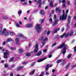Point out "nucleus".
Masks as SVG:
<instances>
[{"mask_svg":"<svg viewBox=\"0 0 76 76\" xmlns=\"http://www.w3.org/2000/svg\"><path fill=\"white\" fill-rule=\"evenodd\" d=\"M62 12L63 13L62 14V16H60L59 20H66L67 17V13L69 12V9L66 10V14L64 13V10H63Z\"/></svg>","mask_w":76,"mask_h":76,"instance_id":"nucleus-1","label":"nucleus"},{"mask_svg":"<svg viewBox=\"0 0 76 76\" xmlns=\"http://www.w3.org/2000/svg\"><path fill=\"white\" fill-rule=\"evenodd\" d=\"M67 47V45H65L64 43H62L61 45L58 47V49H60V48H61L63 47H64L63 50H62V52L63 54H64L66 53V47Z\"/></svg>","mask_w":76,"mask_h":76,"instance_id":"nucleus-2","label":"nucleus"},{"mask_svg":"<svg viewBox=\"0 0 76 76\" xmlns=\"http://www.w3.org/2000/svg\"><path fill=\"white\" fill-rule=\"evenodd\" d=\"M0 34L1 35L4 34L5 36H7L9 34V32L8 31H7L6 29H4L3 31H2V28L1 27H0Z\"/></svg>","mask_w":76,"mask_h":76,"instance_id":"nucleus-3","label":"nucleus"},{"mask_svg":"<svg viewBox=\"0 0 76 76\" xmlns=\"http://www.w3.org/2000/svg\"><path fill=\"white\" fill-rule=\"evenodd\" d=\"M35 29L38 33L41 32V29H42V26L40 24H37L35 27Z\"/></svg>","mask_w":76,"mask_h":76,"instance_id":"nucleus-4","label":"nucleus"},{"mask_svg":"<svg viewBox=\"0 0 76 76\" xmlns=\"http://www.w3.org/2000/svg\"><path fill=\"white\" fill-rule=\"evenodd\" d=\"M8 54H9V52L8 50H6L5 51V52L4 54V58H7V55Z\"/></svg>","mask_w":76,"mask_h":76,"instance_id":"nucleus-5","label":"nucleus"},{"mask_svg":"<svg viewBox=\"0 0 76 76\" xmlns=\"http://www.w3.org/2000/svg\"><path fill=\"white\" fill-rule=\"evenodd\" d=\"M38 44L36 43L35 45V49L34 50V53H37L38 51Z\"/></svg>","mask_w":76,"mask_h":76,"instance_id":"nucleus-6","label":"nucleus"},{"mask_svg":"<svg viewBox=\"0 0 76 76\" xmlns=\"http://www.w3.org/2000/svg\"><path fill=\"white\" fill-rule=\"evenodd\" d=\"M19 37L21 38L23 40H27V38L24 37L22 34H19L18 35Z\"/></svg>","mask_w":76,"mask_h":76,"instance_id":"nucleus-7","label":"nucleus"},{"mask_svg":"<svg viewBox=\"0 0 76 76\" xmlns=\"http://www.w3.org/2000/svg\"><path fill=\"white\" fill-rule=\"evenodd\" d=\"M19 41V38H17L15 39V42L17 45H20Z\"/></svg>","mask_w":76,"mask_h":76,"instance_id":"nucleus-8","label":"nucleus"},{"mask_svg":"<svg viewBox=\"0 0 76 76\" xmlns=\"http://www.w3.org/2000/svg\"><path fill=\"white\" fill-rule=\"evenodd\" d=\"M68 35H69V33H65L63 35H62L61 36V38H63V37H64V36L65 37H66V38H67V37H68Z\"/></svg>","mask_w":76,"mask_h":76,"instance_id":"nucleus-9","label":"nucleus"},{"mask_svg":"<svg viewBox=\"0 0 76 76\" xmlns=\"http://www.w3.org/2000/svg\"><path fill=\"white\" fill-rule=\"evenodd\" d=\"M47 58L45 57L43 59H39L37 61V62L39 63L40 62H41L42 61H43L44 60H45V59H47Z\"/></svg>","mask_w":76,"mask_h":76,"instance_id":"nucleus-10","label":"nucleus"},{"mask_svg":"<svg viewBox=\"0 0 76 76\" xmlns=\"http://www.w3.org/2000/svg\"><path fill=\"white\" fill-rule=\"evenodd\" d=\"M25 27H26V28H31L32 26V25L31 24H26L25 26Z\"/></svg>","mask_w":76,"mask_h":76,"instance_id":"nucleus-11","label":"nucleus"},{"mask_svg":"<svg viewBox=\"0 0 76 76\" xmlns=\"http://www.w3.org/2000/svg\"><path fill=\"white\" fill-rule=\"evenodd\" d=\"M44 37L43 36L42 37L41 39L43 41H48V38H45L44 39Z\"/></svg>","mask_w":76,"mask_h":76,"instance_id":"nucleus-12","label":"nucleus"},{"mask_svg":"<svg viewBox=\"0 0 76 76\" xmlns=\"http://www.w3.org/2000/svg\"><path fill=\"white\" fill-rule=\"evenodd\" d=\"M74 32V31L73 30H72L69 34V33H67V34H69L68 36H69V35H70V36L71 35H73V34Z\"/></svg>","mask_w":76,"mask_h":76,"instance_id":"nucleus-13","label":"nucleus"},{"mask_svg":"<svg viewBox=\"0 0 76 76\" xmlns=\"http://www.w3.org/2000/svg\"><path fill=\"white\" fill-rule=\"evenodd\" d=\"M58 20L57 19L55 20V22L53 24V26H55V25H56V24L58 23Z\"/></svg>","mask_w":76,"mask_h":76,"instance_id":"nucleus-14","label":"nucleus"},{"mask_svg":"<svg viewBox=\"0 0 76 76\" xmlns=\"http://www.w3.org/2000/svg\"><path fill=\"white\" fill-rule=\"evenodd\" d=\"M23 68V66H20L17 67V70H20V69H22Z\"/></svg>","mask_w":76,"mask_h":76,"instance_id":"nucleus-15","label":"nucleus"},{"mask_svg":"<svg viewBox=\"0 0 76 76\" xmlns=\"http://www.w3.org/2000/svg\"><path fill=\"white\" fill-rule=\"evenodd\" d=\"M60 28H56L54 31H53V33H57V31H59L60 30Z\"/></svg>","mask_w":76,"mask_h":76,"instance_id":"nucleus-16","label":"nucleus"},{"mask_svg":"<svg viewBox=\"0 0 76 76\" xmlns=\"http://www.w3.org/2000/svg\"><path fill=\"white\" fill-rule=\"evenodd\" d=\"M23 51V50L22 49H20L18 50V52L19 53H22Z\"/></svg>","mask_w":76,"mask_h":76,"instance_id":"nucleus-17","label":"nucleus"},{"mask_svg":"<svg viewBox=\"0 0 76 76\" xmlns=\"http://www.w3.org/2000/svg\"><path fill=\"white\" fill-rule=\"evenodd\" d=\"M35 70H33L32 71L29 73L30 75H32L35 73Z\"/></svg>","mask_w":76,"mask_h":76,"instance_id":"nucleus-18","label":"nucleus"},{"mask_svg":"<svg viewBox=\"0 0 76 76\" xmlns=\"http://www.w3.org/2000/svg\"><path fill=\"white\" fill-rule=\"evenodd\" d=\"M71 18V17L70 16V15H69L68 17V23H70V19Z\"/></svg>","mask_w":76,"mask_h":76,"instance_id":"nucleus-19","label":"nucleus"},{"mask_svg":"<svg viewBox=\"0 0 76 76\" xmlns=\"http://www.w3.org/2000/svg\"><path fill=\"white\" fill-rule=\"evenodd\" d=\"M40 14L41 15H44V11L42 10H41L40 11Z\"/></svg>","mask_w":76,"mask_h":76,"instance_id":"nucleus-20","label":"nucleus"},{"mask_svg":"<svg viewBox=\"0 0 76 76\" xmlns=\"http://www.w3.org/2000/svg\"><path fill=\"white\" fill-rule=\"evenodd\" d=\"M61 61H62V60L60 59L56 61V62L58 63H58H60L61 62Z\"/></svg>","mask_w":76,"mask_h":76,"instance_id":"nucleus-21","label":"nucleus"},{"mask_svg":"<svg viewBox=\"0 0 76 76\" xmlns=\"http://www.w3.org/2000/svg\"><path fill=\"white\" fill-rule=\"evenodd\" d=\"M44 19H40V23H43V22H44Z\"/></svg>","mask_w":76,"mask_h":76,"instance_id":"nucleus-22","label":"nucleus"},{"mask_svg":"<svg viewBox=\"0 0 76 76\" xmlns=\"http://www.w3.org/2000/svg\"><path fill=\"white\" fill-rule=\"evenodd\" d=\"M6 41H7V42H10V41H12V39H8Z\"/></svg>","mask_w":76,"mask_h":76,"instance_id":"nucleus-23","label":"nucleus"},{"mask_svg":"<svg viewBox=\"0 0 76 76\" xmlns=\"http://www.w3.org/2000/svg\"><path fill=\"white\" fill-rule=\"evenodd\" d=\"M70 65V63H68L66 66V69H67L68 67H69V65Z\"/></svg>","mask_w":76,"mask_h":76,"instance_id":"nucleus-24","label":"nucleus"},{"mask_svg":"<svg viewBox=\"0 0 76 76\" xmlns=\"http://www.w3.org/2000/svg\"><path fill=\"white\" fill-rule=\"evenodd\" d=\"M58 10L59 13H60V12H61V10H59L58 8H57L56 9V11H58Z\"/></svg>","mask_w":76,"mask_h":76,"instance_id":"nucleus-25","label":"nucleus"},{"mask_svg":"<svg viewBox=\"0 0 76 76\" xmlns=\"http://www.w3.org/2000/svg\"><path fill=\"white\" fill-rule=\"evenodd\" d=\"M42 53V52H41V51H40L37 54V56H40V55Z\"/></svg>","mask_w":76,"mask_h":76,"instance_id":"nucleus-26","label":"nucleus"},{"mask_svg":"<svg viewBox=\"0 0 76 76\" xmlns=\"http://www.w3.org/2000/svg\"><path fill=\"white\" fill-rule=\"evenodd\" d=\"M31 55V53H27L26 54V56H27V57H29Z\"/></svg>","mask_w":76,"mask_h":76,"instance_id":"nucleus-27","label":"nucleus"},{"mask_svg":"<svg viewBox=\"0 0 76 76\" xmlns=\"http://www.w3.org/2000/svg\"><path fill=\"white\" fill-rule=\"evenodd\" d=\"M50 6L51 7H53V1H51L50 3Z\"/></svg>","mask_w":76,"mask_h":76,"instance_id":"nucleus-28","label":"nucleus"},{"mask_svg":"<svg viewBox=\"0 0 76 76\" xmlns=\"http://www.w3.org/2000/svg\"><path fill=\"white\" fill-rule=\"evenodd\" d=\"M10 34L12 36L13 35H15V33H13V32H11L10 33Z\"/></svg>","mask_w":76,"mask_h":76,"instance_id":"nucleus-29","label":"nucleus"},{"mask_svg":"<svg viewBox=\"0 0 76 76\" xmlns=\"http://www.w3.org/2000/svg\"><path fill=\"white\" fill-rule=\"evenodd\" d=\"M49 67V65H47L46 66V67L45 68V70H47L48 69V67Z\"/></svg>","mask_w":76,"mask_h":76,"instance_id":"nucleus-30","label":"nucleus"},{"mask_svg":"<svg viewBox=\"0 0 76 76\" xmlns=\"http://www.w3.org/2000/svg\"><path fill=\"white\" fill-rule=\"evenodd\" d=\"M22 10H20L18 12V13L19 15L22 14Z\"/></svg>","mask_w":76,"mask_h":76,"instance_id":"nucleus-31","label":"nucleus"},{"mask_svg":"<svg viewBox=\"0 0 76 76\" xmlns=\"http://www.w3.org/2000/svg\"><path fill=\"white\" fill-rule=\"evenodd\" d=\"M14 59V58H13L12 57L11 58L10 60V61H13V60Z\"/></svg>","mask_w":76,"mask_h":76,"instance_id":"nucleus-32","label":"nucleus"},{"mask_svg":"<svg viewBox=\"0 0 76 76\" xmlns=\"http://www.w3.org/2000/svg\"><path fill=\"white\" fill-rule=\"evenodd\" d=\"M71 56H72L71 54H70L69 55H68L67 57V58H70V57H71Z\"/></svg>","mask_w":76,"mask_h":76,"instance_id":"nucleus-33","label":"nucleus"},{"mask_svg":"<svg viewBox=\"0 0 76 76\" xmlns=\"http://www.w3.org/2000/svg\"><path fill=\"white\" fill-rule=\"evenodd\" d=\"M3 19H7V18H8L7 16H3Z\"/></svg>","mask_w":76,"mask_h":76,"instance_id":"nucleus-34","label":"nucleus"},{"mask_svg":"<svg viewBox=\"0 0 76 76\" xmlns=\"http://www.w3.org/2000/svg\"><path fill=\"white\" fill-rule=\"evenodd\" d=\"M16 25L17 27H20V25H19V24H18V23H16Z\"/></svg>","mask_w":76,"mask_h":76,"instance_id":"nucleus-35","label":"nucleus"},{"mask_svg":"<svg viewBox=\"0 0 76 76\" xmlns=\"http://www.w3.org/2000/svg\"><path fill=\"white\" fill-rule=\"evenodd\" d=\"M57 44V43H54L52 45V47H54V46H55Z\"/></svg>","mask_w":76,"mask_h":76,"instance_id":"nucleus-36","label":"nucleus"},{"mask_svg":"<svg viewBox=\"0 0 76 76\" xmlns=\"http://www.w3.org/2000/svg\"><path fill=\"white\" fill-rule=\"evenodd\" d=\"M10 48L11 50H15V48H12V47H10Z\"/></svg>","mask_w":76,"mask_h":76,"instance_id":"nucleus-37","label":"nucleus"},{"mask_svg":"<svg viewBox=\"0 0 76 76\" xmlns=\"http://www.w3.org/2000/svg\"><path fill=\"white\" fill-rule=\"evenodd\" d=\"M50 31H48L47 32V34L48 35H50Z\"/></svg>","mask_w":76,"mask_h":76,"instance_id":"nucleus-38","label":"nucleus"},{"mask_svg":"<svg viewBox=\"0 0 76 76\" xmlns=\"http://www.w3.org/2000/svg\"><path fill=\"white\" fill-rule=\"evenodd\" d=\"M65 64V62L64 61L61 63V65L62 66H63V65H64V64Z\"/></svg>","mask_w":76,"mask_h":76,"instance_id":"nucleus-39","label":"nucleus"},{"mask_svg":"<svg viewBox=\"0 0 76 76\" xmlns=\"http://www.w3.org/2000/svg\"><path fill=\"white\" fill-rule=\"evenodd\" d=\"M49 21H50V22H53V19H52V18H50L49 19Z\"/></svg>","mask_w":76,"mask_h":76,"instance_id":"nucleus-40","label":"nucleus"},{"mask_svg":"<svg viewBox=\"0 0 76 76\" xmlns=\"http://www.w3.org/2000/svg\"><path fill=\"white\" fill-rule=\"evenodd\" d=\"M57 18V16L56 15H54V20H56V19Z\"/></svg>","mask_w":76,"mask_h":76,"instance_id":"nucleus-41","label":"nucleus"},{"mask_svg":"<svg viewBox=\"0 0 76 76\" xmlns=\"http://www.w3.org/2000/svg\"><path fill=\"white\" fill-rule=\"evenodd\" d=\"M46 75H47V76L49 75V72H46L45 73Z\"/></svg>","mask_w":76,"mask_h":76,"instance_id":"nucleus-42","label":"nucleus"},{"mask_svg":"<svg viewBox=\"0 0 76 76\" xmlns=\"http://www.w3.org/2000/svg\"><path fill=\"white\" fill-rule=\"evenodd\" d=\"M62 3H66V0H63L62 1Z\"/></svg>","mask_w":76,"mask_h":76,"instance_id":"nucleus-43","label":"nucleus"},{"mask_svg":"<svg viewBox=\"0 0 76 76\" xmlns=\"http://www.w3.org/2000/svg\"><path fill=\"white\" fill-rule=\"evenodd\" d=\"M6 41H4L3 43V45H4L6 44Z\"/></svg>","mask_w":76,"mask_h":76,"instance_id":"nucleus-44","label":"nucleus"},{"mask_svg":"<svg viewBox=\"0 0 76 76\" xmlns=\"http://www.w3.org/2000/svg\"><path fill=\"white\" fill-rule=\"evenodd\" d=\"M74 52H76V46H75L74 47Z\"/></svg>","mask_w":76,"mask_h":76,"instance_id":"nucleus-45","label":"nucleus"},{"mask_svg":"<svg viewBox=\"0 0 76 76\" xmlns=\"http://www.w3.org/2000/svg\"><path fill=\"white\" fill-rule=\"evenodd\" d=\"M43 51L44 53H46L47 51V50L45 49L43 50Z\"/></svg>","mask_w":76,"mask_h":76,"instance_id":"nucleus-46","label":"nucleus"},{"mask_svg":"<svg viewBox=\"0 0 76 76\" xmlns=\"http://www.w3.org/2000/svg\"><path fill=\"white\" fill-rule=\"evenodd\" d=\"M23 64H27V63L26 62H23Z\"/></svg>","mask_w":76,"mask_h":76,"instance_id":"nucleus-47","label":"nucleus"},{"mask_svg":"<svg viewBox=\"0 0 76 76\" xmlns=\"http://www.w3.org/2000/svg\"><path fill=\"white\" fill-rule=\"evenodd\" d=\"M4 66L5 67H8V64H5L4 65Z\"/></svg>","mask_w":76,"mask_h":76,"instance_id":"nucleus-48","label":"nucleus"},{"mask_svg":"<svg viewBox=\"0 0 76 76\" xmlns=\"http://www.w3.org/2000/svg\"><path fill=\"white\" fill-rule=\"evenodd\" d=\"M41 0H38L37 1V3H41Z\"/></svg>","mask_w":76,"mask_h":76,"instance_id":"nucleus-49","label":"nucleus"},{"mask_svg":"<svg viewBox=\"0 0 76 76\" xmlns=\"http://www.w3.org/2000/svg\"><path fill=\"white\" fill-rule=\"evenodd\" d=\"M41 4H40L39 5L38 8H41Z\"/></svg>","mask_w":76,"mask_h":76,"instance_id":"nucleus-50","label":"nucleus"},{"mask_svg":"<svg viewBox=\"0 0 76 76\" xmlns=\"http://www.w3.org/2000/svg\"><path fill=\"white\" fill-rule=\"evenodd\" d=\"M52 66H53V64H50L49 66V67H51Z\"/></svg>","mask_w":76,"mask_h":76,"instance_id":"nucleus-51","label":"nucleus"},{"mask_svg":"<svg viewBox=\"0 0 76 76\" xmlns=\"http://www.w3.org/2000/svg\"><path fill=\"white\" fill-rule=\"evenodd\" d=\"M10 76H13V73H11L10 74Z\"/></svg>","mask_w":76,"mask_h":76,"instance_id":"nucleus-52","label":"nucleus"},{"mask_svg":"<svg viewBox=\"0 0 76 76\" xmlns=\"http://www.w3.org/2000/svg\"><path fill=\"white\" fill-rule=\"evenodd\" d=\"M64 28H61V31H62V32H63V31H64Z\"/></svg>","mask_w":76,"mask_h":76,"instance_id":"nucleus-53","label":"nucleus"},{"mask_svg":"<svg viewBox=\"0 0 76 76\" xmlns=\"http://www.w3.org/2000/svg\"><path fill=\"white\" fill-rule=\"evenodd\" d=\"M63 7H66V5L64 4H62Z\"/></svg>","mask_w":76,"mask_h":76,"instance_id":"nucleus-54","label":"nucleus"},{"mask_svg":"<svg viewBox=\"0 0 76 76\" xmlns=\"http://www.w3.org/2000/svg\"><path fill=\"white\" fill-rule=\"evenodd\" d=\"M55 71H56V70H55V69H53L52 71V72L53 73H54V72H55Z\"/></svg>","mask_w":76,"mask_h":76,"instance_id":"nucleus-55","label":"nucleus"},{"mask_svg":"<svg viewBox=\"0 0 76 76\" xmlns=\"http://www.w3.org/2000/svg\"><path fill=\"white\" fill-rule=\"evenodd\" d=\"M51 57H52V55H50L49 56H48V57L49 58H51Z\"/></svg>","mask_w":76,"mask_h":76,"instance_id":"nucleus-56","label":"nucleus"},{"mask_svg":"<svg viewBox=\"0 0 76 76\" xmlns=\"http://www.w3.org/2000/svg\"><path fill=\"white\" fill-rule=\"evenodd\" d=\"M67 4L68 5H69L70 4V2L69 1L67 2Z\"/></svg>","mask_w":76,"mask_h":76,"instance_id":"nucleus-57","label":"nucleus"},{"mask_svg":"<svg viewBox=\"0 0 76 76\" xmlns=\"http://www.w3.org/2000/svg\"><path fill=\"white\" fill-rule=\"evenodd\" d=\"M20 1H21V2H24V1H25V0H21Z\"/></svg>","mask_w":76,"mask_h":76,"instance_id":"nucleus-58","label":"nucleus"},{"mask_svg":"<svg viewBox=\"0 0 76 76\" xmlns=\"http://www.w3.org/2000/svg\"><path fill=\"white\" fill-rule=\"evenodd\" d=\"M19 23L20 25H22V22H21V21H19Z\"/></svg>","mask_w":76,"mask_h":76,"instance_id":"nucleus-59","label":"nucleus"},{"mask_svg":"<svg viewBox=\"0 0 76 76\" xmlns=\"http://www.w3.org/2000/svg\"><path fill=\"white\" fill-rule=\"evenodd\" d=\"M26 2H24V3H23V5H26Z\"/></svg>","mask_w":76,"mask_h":76,"instance_id":"nucleus-60","label":"nucleus"},{"mask_svg":"<svg viewBox=\"0 0 76 76\" xmlns=\"http://www.w3.org/2000/svg\"><path fill=\"white\" fill-rule=\"evenodd\" d=\"M15 64H13L12 66V67H15Z\"/></svg>","mask_w":76,"mask_h":76,"instance_id":"nucleus-61","label":"nucleus"},{"mask_svg":"<svg viewBox=\"0 0 76 76\" xmlns=\"http://www.w3.org/2000/svg\"><path fill=\"white\" fill-rule=\"evenodd\" d=\"M42 45H44V44H45V42H42Z\"/></svg>","mask_w":76,"mask_h":76,"instance_id":"nucleus-62","label":"nucleus"},{"mask_svg":"<svg viewBox=\"0 0 76 76\" xmlns=\"http://www.w3.org/2000/svg\"><path fill=\"white\" fill-rule=\"evenodd\" d=\"M54 13V10H52V13Z\"/></svg>","mask_w":76,"mask_h":76,"instance_id":"nucleus-63","label":"nucleus"},{"mask_svg":"<svg viewBox=\"0 0 76 76\" xmlns=\"http://www.w3.org/2000/svg\"><path fill=\"white\" fill-rule=\"evenodd\" d=\"M29 3H30V4H31V3H32V2L31 1H29Z\"/></svg>","mask_w":76,"mask_h":76,"instance_id":"nucleus-64","label":"nucleus"}]
</instances>
